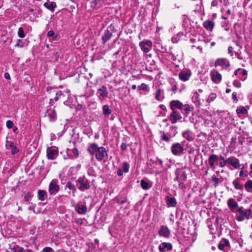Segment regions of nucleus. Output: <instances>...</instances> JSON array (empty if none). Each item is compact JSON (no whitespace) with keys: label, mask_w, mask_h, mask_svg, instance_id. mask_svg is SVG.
Returning a JSON list of instances; mask_svg holds the SVG:
<instances>
[{"label":"nucleus","mask_w":252,"mask_h":252,"mask_svg":"<svg viewBox=\"0 0 252 252\" xmlns=\"http://www.w3.org/2000/svg\"><path fill=\"white\" fill-rule=\"evenodd\" d=\"M231 211L234 212L236 211V219L239 221H242L245 219L248 220L252 217V211L250 209H245L242 207L237 208V206H229Z\"/></svg>","instance_id":"nucleus-1"},{"label":"nucleus","mask_w":252,"mask_h":252,"mask_svg":"<svg viewBox=\"0 0 252 252\" xmlns=\"http://www.w3.org/2000/svg\"><path fill=\"white\" fill-rule=\"evenodd\" d=\"M76 182L78 189L82 191L88 189L90 188V181L85 177L79 178Z\"/></svg>","instance_id":"nucleus-2"},{"label":"nucleus","mask_w":252,"mask_h":252,"mask_svg":"<svg viewBox=\"0 0 252 252\" xmlns=\"http://www.w3.org/2000/svg\"><path fill=\"white\" fill-rule=\"evenodd\" d=\"M204 94L201 89L198 90L195 92L192 97V101L196 103L197 105H202L204 103Z\"/></svg>","instance_id":"nucleus-3"},{"label":"nucleus","mask_w":252,"mask_h":252,"mask_svg":"<svg viewBox=\"0 0 252 252\" xmlns=\"http://www.w3.org/2000/svg\"><path fill=\"white\" fill-rule=\"evenodd\" d=\"M175 174L176 177L174 179V181H178L180 184L186 180L187 174L184 169H177L175 171Z\"/></svg>","instance_id":"nucleus-4"},{"label":"nucleus","mask_w":252,"mask_h":252,"mask_svg":"<svg viewBox=\"0 0 252 252\" xmlns=\"http://www.w3.org/2000/svg\"><path fill=\"white\" fill-rule=\"evenodd\" d=\"M218 248L219 250L224 252H228L230 249V245L229 241L224 238L221 239L218 245Z\"/></svg>","instance_id":"nucleus-5"},{"label":"nucleus","mask_w":252,"mask_h":252,"mask_svg":"<svg viewBox=\"0 0 252 252\" xmlns=\"http://www.w3.org/2000/svg\"><path fill=\"white\" fill-rule=\"evenodd\" d=\"M107 151L103 147H100L97 149L95 153V158L99 161L102 160L105 157H107Z\"/></svg>","instance_id":"nucleus-6"},{"label":"nucleus","mask_w":252,"mask_h":252,"mask_svg":"<svg viewBox=\"0 0 252 252\" xmlns=\"http://www.w3.org/2000/svg\"><path fill=\"white\" fill-rule=\"evenodd\" d=\"M60 187L57 185V180L53 179L49 185V192L50 194H56L59 190Z\"/></svg>","instance_id":"nucleus-7"},{"label":"nucleus","mask_w":252,"mask_h":252,"mask_svg":"<svg viewBox=\"0 0 252 252\" xmlns=\"http://www.w3.org/2000/svg\"><path fill=\"white\" fill-rule=\"evenodd\" d=\"M96 94L100 100L107 97L108 94V91L107 87L105 86H102L101 88L98 89L97 90Z\"/></svg>","instance_id":"nucleus-8"},{"label":"nucleus","mask_w":252,"mask_h":252,"mask_svg":"<svg viewBox=\"0 0 252 252\" xmlns=\"http://www.w3.org/2000/svg\"><path fill=\"white\" fill-rule=\"evenodd\" d=\"M171 150L174 155H178L184 151V148L179 143H176L172 145Z\"/></svg>","instance_id":"nucleus-9"},{"label":"nucleus","mask_w":252,"mask_h":252,"mask_svg":"<svg viewBox=\"0 0 252 252\" xmlns=\"http://www.w3.org/2000/svg\"><path fill=\"white\" fill-rule=\"evenodd\" d=\"M182 118L178 111H172V112L169 116V119L172 122V124H175L178 121H180Z\"/></svg>","instance_id":"nucleus-10"},{"label":"nucleus","mask_w":252,"mask_h":252,"mask_svg":"<svg viewBox=\"0 0 252 252\" xmlns=\"http://www.w3.org/2000/svg\"><path fill=\"white\" fill-rule=\"evenodd\" d=\"M58 155V150L57 149H52L49 147L47 149V156L48 159H54Z\"/></svg>","instance_id":"nucleus-11"},{"label":"nucleus","mask_w":252,"mask_h":252,"mask_svg":"<svg viewBox=\"0 0 252 252\" xmlns=\"http://www.w3.org/2000/svg\"><path fill=\"white\" fill-rule=\"evenodd\" d=\"M158 234L161 236L168 238L170 236V231L167 226L161 225L158 230Z\"/></svg>","instance_id":"nucleus-12"},{"label":"nucleus","mask_w":252,"mask_h":252,"mask_svg":"<svg viewBox=\"0 0 252 252\" xmlns=\"http://www.w3.org/2000/svg\"><path fill=\"white\" fill-rule=\"evenodd\" d=\"M212 81L216 84H218L221 80V75L218 71L213 70L211 73Z\"/></svg>","instance_id":"nucleus-13"},{"label":"nucleus","mask_w":252,"mask_h":252,"mask_svg":"<svg viewBox=\"0 0 252 252\" xmlns=\"http://www.w3.org/2000/svg\"><path fill=\"white\" fill-rule=\"evenodd\" d=\"M170 106L172 111H178L177 109H182L183 104L179 100L171 101Z\"/></svg>","instance_id":"nucleus-14"},{"label":"nucleus","mask_w":252,"mask_h":252,"mask_svg":"<svg viewBox=\"0 0 252 252\" xmlns=\"http://www.w3.org/2000/svg\"><path fill=\"white\" fill-rule=\"evenodd\" d=\"M227 164L231 165L235 168L239 167L240 162L238 158L234 157H230L227 159Z\"/></svg>","instance_id":"nucleus-15"},{"label":"nucleus","mask_w":252,"mask_h":252,"mask_svg":"<svg viewBox=\"0 0 252 252\" xmlns=\"http://www.w3.org/2000/svg\"><path fill=\"white\" fill-rule=\"evenodd\" d=\"M112 36V33L110 31L108 30L105 31L102 36V43L105 44L111 38Z\"/></svg>","instance_id":"nucleus-16"},{"label":"nucleus","mask_w":252,"mask_h":252,"mask_svg":"<svg viewBox=\"0 0 252 252\" xmlns=\"http://www.w3.org/2000/svg\"><path fill=\"white\" fill-rule=\"evenodd\" d=\"M167 248L168 251H171L172 249V246L169 243L163 242L159 246V251L160 252H164V249Z\"/></svg>","instance_id":"nucleus-17"},{"label":"nucleus","mask_w":252,"mask_h":252,"mask_svg":"<svg viewBox=\"0 0 252 252\" xmlns=\"http://www.w3.org/2000/svg\"><path fill=\"white\" fill-rule=\"evenodd\" d=\"M99 148V147L96 143H92L87 148V151L89 152L90 154L92 155H94L97 151V149Z\"/></svg>","instance_id":"nucleus-18"},{"label":"nucleus","mask_w":252,"mask_h":252,"mask_svg":"<svg viewBox=\"0 0 252 252\" xmlns=\"http://www.w3.org/2000/svg\"><path fill=\"white\" fill-rule=\"evenodd\" d=\"M218 159V156L216 155L213 154L209 157L208 159L210 167L213 169H215V162H216Z\"/></svg>","instance_id":"nucleus-19"},{"label":"nucleus","mask_w":252,"mask_h":252,"mask_svg":"<svg viewBox=\"0 0 252 252\" xmlns=\"http://www.w3.org/2000/svg\"><path fill=\"white\" fill-rule=\"evenodd\" d=\"M47 197V193L44 190L39 189L37 192V198L41 201H44Z\"/></svg>","instance_id":"nucleus-20"},{"label":"nucleus","mask_w":252,"mask_h":252,"mask_svg":"<svg viewBox=\"0 0 252 252\" xmlns=\"http://www.w3.org/2000/svg\"><path fill=\"white\" fill-rule=\"evenodd\" d=\"M190 77V73L185 71L181 72L179 74V78L184 81L188 80Z\"/></svg>","instance_id":"nucleus-21"},{"label":"nucleus","mask_w":252,"mask_h":252,"mask_svg":"<svg viewBox=\"0 0 252 252\" xmlns=\"http://www.w3.org/2000/svg\"><path fill=\"white\" fill-rule=\"evenodd\" d=\"M224 65L226 67L229 66V63L227 60L224 59H220L216 61L215 65Z\"/></svg>","instance_id":"nucleus-22"},{"label":"nucleus","mask_w":252,"mask_h":252,"mask_svg":"<svg viewBox=\"0 0 252 252\" xmlns=\"http://www.w3.org/2000/svg\"><path fill=\"white\" fill-rule=\"evenodd\" d=\"M183 137L186 139L191 141L193 139V135L189 130H187L183 133Z\"/></svg>","instance_id":"nucleus-23"},{"label":"nucleus","mask_w":252,"mask_h":252,"mask_svg":"<svg viewBox=\"0 0 252 252\" xmlns=\"http://www.w3.org/2000/svg\"><path fill=\"white\" fill-rule=\"evenodd\" d=\"M76 211L80 214H85L87 212L86 206H74Z\"/></svg>","instance_id":"nucleus-24"},{"label":"nucleus","mask_w":252,"mask_h":252,"mask_svg":"<svg viewBox=\"0 0 252 252\" xmlns=\"http://www.w3.org/2000/svg\"><path fill=\"white\" fill-rule=\"evenodd\" d=\"M43 5L45 7L52 12L54 11L55 8L57 6L56 3L54 1H52L51 3L46 2L44 3Z\"/></svg>","instance_id":"nucleus-25"},{"label":"nucleus","mask_w":252,"mask_h":252,"mask_svg":"<svg viewBox=\"0 0 252 252\" xmlns=\"http://www.w3.org/2000/svg\"><path fill=\"white\" fill-rule=\"evenodd\" d=\"M192 109V107H190L188 104H185L182 107V109H181V110L184 114L187 116L189 112L191 111Z\"/></svg>","instance_id":"nucleus-26"},{"label":"nucleus","mask_w":252,"mask_h":252,"mask_svg":"<svg viewBox=\"0 0 252 252\" xmlns=\"http://www.w3.org/2000/svg\"><path fill=\"white\" fill-rule=\"evenodd\" d=\"M215 26V23L211 20L206 21V30L211 32Z\"/></svg>","instance_id":"nucleus-27"},{"label":"nucleus","mask_w":252,"mask_h":252,"mask_svg":"<svg viewBox=\"0 0 252 252\" xmlns=\"http://www.w3.org/2000/svg\"><path fill=\"white\" fill-rule=\"evenodd\" d=\"M160 133L161 134L160 139L166 142H169L171 136L170 135L166 134L163 131H160Z\"/></svg>","instance_id":"nucleus-28"},{"label":"nucleus","mask_w":252,"mask_h":252,"mask_svg":"<svg viewBox=\"0 0 252 252\" xmlns=\"http://www.w3.org/2000/svg\"><path fill=\"white\" fill-rule=\"evenodd\" d=\"M102 110L103 114L105 116H108L112 113V110L108 105H104L102 107Z\"/></svg>","instance_id":"nucleus-29"},{"label":"nucleus","mask_w":252,"mask_h":252,"mask_svg":"<svg viewBox=\"0 0 252 252\" xmlns=\"http://www.w3.org/2000/svg\"><path fill=\"white\" fill-rule=\"evenodd\" d=\"M162 91L158 89L157 92L156 94V98L157 100L159 101H161L164 98V96L163 94H162Z\"/></svg>","instance_id":"nucleus-30"},{"label":"nucleus","mask_w":252,"mask_h":252,"mask_svg":"<svg viewBox=\"0 0 252 252\" xmlns=\"http://www.w3.org/2000/svg\"><path fill=\"white\" fill-rule=\"evenodd\" d=\"M166 201L167 205H176L177 204L175 198L173 197L167 196Z\"/></svg>","instance_id":"nucleus-31"},{"label":"nucleus","mask_w":252,"mask_h":252,"mask_svg":"<svg viewBox=\"0 0 252 252\" xmlns=\"http://www.w3.org/2000/svg\"><path fill=\"white\" fill-rule=\"evenodd\" d=\"M245 188L247 191L251 192L252 191V180L247 181L245 184Z\"/></svg>","instance_id":"nucleus-32"},{"label":"nucleus","mask_w":252,"mask_h":252,"mask_svg":"<svg viewBox=\"0 0 252 252\" xmlns=\"http://www.w3.org/2000/svg\"><path fill=\"white\" fill-rule=\"evenodd\" d=\"M247 75V71L245 69H241L240 72H239V77L240 79L244 81L246 78Z\"/></svg>","instance_id":"nucleus-33"},{"label":"nucleus","mask_w":252,"mask_h":252,"mask_svg":"<svg viewBox=\"0 0 252 252\" xmlns=\"http://www.w3.org/2000/svg\"><path fill=\"white\" fill-rule=\"evenodd\" d=\"M233 185H234L235 188L237 189L243 190V187L242 185H240L237 179H235L233 182Z\"/></svg>","instance_id":"nucleus-34"},{"label":"nucleus","mask_w":252,"mask_h":252,"mask_svg":"<svg viewBox=\"0 0 252 252\" xmlns=\"http://www.w3.org/2000/svg\"><path fill=\"white\" fill-rule=\"evenodd\" d=\"M140 184L142 188L144 189H148L151 187V186L149 185V184L146 182L144 180H142L141 181Z\"/></svg>","instance_id":"nucleus-35"},{"label":"nucleus","mask_w":252,"mask_h":252,"mask_svg":"<svg viewBox=\"0 0 252 252\" xmlns=\"http://www.w3.org/2000/svg\"><path fill=\"white\" fill-rule=\"evenodd\" d=\"M129 165L127 162H124L123 163L122 169L124 173H127L129 171Z\"/></svg>","instance_id":"nucleus-36"},{"label":"nucleus","mask_w":252,"mask_h":252,"mask_svg":"<svg viewBox=\"0 0 252 252\" xmlns=\"http://www.w3.org/2000/svg\"><path fill=\"white\" fill-rule=\"evenodd\" d=\"M66 188H68L70 190H72L74 192L76 191V189L75 185L70 182H68L67 183Z\"/></svg>","instance_id":"nucleus-37"},{"label":"nucleus","mask_w":252,"mask_h":252,"mask_svg":"<svg viewBox=\"0 0 252 252\" xmlns=\"http://www.w3.org/2000/svg\"><path fill=\"white\" fill-rule=\"evenodd\" d=\"M216 97H217V94L215 93H211L209 95V96L207 100V101L208 103H210L211 102L214 101L216 99Z\"/></svg>","instance_id":"nucleus-38"},{"label":"nucleus","mask_w":252,"mask_h":252,"mask_svg":"<svg viewBox=\"0 0 252 252\" xmlns=\"http://www.w3.org/2000/svg\"><path fill=\"white\" fill-rule=\"evenodd\" d=\"M139 46L144 52L148 53L149 51V49L145 46L146 45L145 43H143V41H141L139 43Z\"/></svg>","instance_id":"nucleus-39"},{"label":"nucleus","mask_w":252,"mask_h":252,"mask_svg":"<svg viewBox=\"0 0 252 252\" xmlns=\"http://www.w3.org/2000/svg\"><path fill=\"white\" fill-rule=\"evenodd\" d=\"M18 35L20 38H24L25 36L24 30L22 27H20L18 29Z\"/></svg>","instance_id":"nucleus-40"},{"label":"nucleus","mask_w":252,"mask_h":252,"mask_svg":"<svg viewBox=\"0 0 252 252\" xmlns=\"http://www.w3.org/2000/svg\"><path fill=\"white\" fill-rule=\"evenodd\" d=\"M48 115L50 117L51 120L54 121L56 118V113L54 110L48 113Z\"/></svg>","instance_id":"nucleus-41"},{"label":"nucleus","mask_w":252,"mask_h":252,"mask_svg":"<svg viewBox=\"0 0 252 252\" xmlns=\"http://www.w3.org/2000/svg\"><path fill=\"white\" fill-rule=\"evenodd\" d=\"M236 111L238 114H245L247 112V109L244 107L237 109Z\"/></svg>","instance_id":"nucleus-42"},{"label":"nucleus","mask_w":252,"mask_h":252,"mask_svg":"<svg viewBox=\"0 0 252 252\" xmlns=\"http://www.w3.org/2000/svg\"><path fill=\"white\" fill-rule=\"evenodd\" d=\"M138 89L139 90H144V91L148 90V86L145 83H142L141 84V85L138 86Z\"/></svg>","instance_id":"nucleus-43"},{"label":"nucleus","mask_w":252,"mask_h":252,"mask_svg":"<svg viewBox=\"0 0 252 252\" xmlns=\"http://www.w3.org/2000/svg\"><path fill=\"white\" fill-rule=\"evenodd\" d=\"M47 36L49 37H52L53 40H56L57 36L55 35V33L53 31H49L47 33Z\"/></svg>","instance_id":"nucleus-44"},{"label":"nucleus","mask_w":252,"mask_h":252,"mask_svg":"<svg viewBox=\"0 0 252 252\" xmlns=\"http://www.w3.org/2000/svg\"><path fill=\"white\" fill-rule=\"evenodd\" d=\"M63 94L62 91H58L56 93V96L54 97L55 101H57L58 100L59 98Z\"/></svg>","instance_id":"nucleus-45"},{"label":"nucleus","mask_w":252,"mask_h":252,"mask_svg":"<svg viewBox=\"0 0 252 252\" xmlns=\"http://www.w3.org/2000/svg\"><path fill=\"white\" fill-rule=\"evenodd\" d=\"M40 206H34L33 208V212L34 213L38 214L41 212V210L39 208Z\"/></svg>","instance_id":"nucleus-46"},{"label":"nucleus","mask_w":252,"mask_h":252,"mask_svg":"<svg viewBox=\"0 0 252 252\" xmlns=\"http://www.w3.org/2000/svg\"><path fill=\"white\" fill-rule=\"evenodd\" d=\"M212 181L215 183L214 186L215 187H217L218 186L219 182V179L217 178L215 176H213L212 177Z\"/></svg>","instance_id":"nucleus-47"},{"label":"nucleus","mask_w":252,"mask_h":252,"mask_svg":"<svg viewBox=\"0 0 252 252\" xmlns=\"http://www.w3.org/2000/svg\"><path fill=\"white\" fill-rule=\"evenodd\" d=\"M233 84L234 86L237 88H240L241 86V83L238 80H235L233 81Z\"/></svg>","instance_id":"nucleus-48"},{"label":"nucleus","mask_w":252,"mask_h":252,"mask_svg":"<svg viewBox=\"0 0 252 252\" xmlns=\"http://www.w3.org/2000/svg\"><path fill=\"white\" fill-rule=\"evenodd\" d=\"M24 42L20 39H18L15 45L16 47H23L24 46Z\"/></svg>","instance_id":"nucleus-49"},{"label":"nucleus","mask_w":252,"mask_h":252,"mask_svg":"<svg viewBox=\"0 0 252 252\" xmlns=\"http://www.w3.org/2000/svg\"><path fill=\"white\" fill-rule=\"evenodd\" d=\"M14 146L13 142L10 141H7L6 147L7 149H11Z\"/></svg>","instance_id":"nucleus-50"},{"label":"nucleus","mask_w":252,"mask_h":252,"mask_svg":"<svg viewBox=\"0 0 252 252\" xmlns=\"http://www.w3.org/2000/svg\"><path fill=\"white\" fill-rule=\"evenodd\" d=\"M184 151L189 154H191L194 151V149L193 148H190L189 147L186 149H184Z\"/></svg>","instance_id":"nucleus-51"},{"label":"nucleus","mask_w":252,"mask_h":252,"mask_svg":"<svg viewBox=\"0 0 252 252\" xmlns=\"http://www.w3.org/2000/svg\"><path fill=\"white\" fill-rule=\"evenodd\" d=\"M198 140L201 141H204V138L205 137V134L204 133H200L199 135H198Z\"/></svg>","instance_id":"nucleus-52"},{"label":"nucleus","mask_w":252,"mask_h":252,"mask_svg":"<svg viewBox=\"0 0 252 252\" xmlns=\"http://www.w3.org/2000/svg\"><path fill=\"white\" fill-rule=\"evenodd\" d=\"M6 125L8 128H11L13 126V123L11 121L8 120L6 122Z\"/></svg>","instance_id":"nucleus-53"},{"label":"nucleus","mask_w":252,"mask_h":252,"mask_svg":"<svg viewBox=\"0 0 252 252\" xmlns=\"http://www.w3.org/2000/svg\"><path fill=\"white\" fill-rule=\"evenodd\" d=\"M31 194L29 192L27 193L24 198V200L26 201H28L30 200V198L31 197Z\"/></svg>","instance_id":"nucleus-54"},{"label":"nucleus","mask_w":252,"mask_h":252,"mask_svg":"<svg viewBox=\"0 0 252 252\" xmlns=\"http://www.w3.org/2000/svg\"><path fill=\"white\" fill-rule=\"evenodd\" d=\"M11 150V152L12 155H14L18 152V150L15 146H14Z\"/></svg>","instance_id":"nucleus-55"},{"label":"nucleus","mask_w":252,"mask_h":252,"mask_svg":"<svg viewBox=\"0 0 252 252\" xmlns=\"http://www.w3.org/2000/svg\"><path fill=\"white\" fill-rule=\"evenodd\" d=\"M72 153L76 156L77 157L79 155L78 150L77 148H74L72 150Z\"/></svg>","instance_id":"nucleus-56"},{"label":"nucleus","mask_w":252,"mask_h":252,"mask_svg":"<svg viewBox=\"0 0 252 252\" xmlns=\"http://www.w3.org/2000/svg\"><path fill=\"white\" fill-rule=\"evenodd\" d=\"M226 164H227V159L223 161L220 162V165L221 167H223L226 165Z\"/></svg>","instance_id":"nucleus-57"},{"label":"nucleus","mask_w":252,"mask_h":252,"mask_svg":"<svg viewBox=\"0 0 252 252\" xmlns=\"http://www.w3.org/2000/svg\"><path fill=\"white\" fill-rule=\"evenodd\" d=\"M143 43H145V45H147L149 47H152V42L150 40H147L146 41H143Z\"/></svg>","instance_id":"nucleus-58"},{"label":"nucleus","mask_w":252,"mask_h":252,"mask_svg":"<svg viewBox=\"0 0 252 252\" xmlns=\"http://www.w3.org/2000/svg\"><path fill=\"white\" fill-rule=\"evenodd\" d=\"M52 249L50 247H46L43 249V251L44 252H52Z\"/></svg>","instance_id":"nucleus-59"},{"label":"nucleus","mask_w":252,"mask_h":252,"mask_svg":"<svg viewBox=\"0 0 252 252\" xmlns=\"http://www.w3.org/2000/svg\"><path fill=\"white\" fill-rule=\"evenodd\" d=\"M127 145L126 143H122L121 146V149L123 151H125L127 149Z\"/></svg>","instance_id":"nucleus-60"},{"label":"nucleus","mask_w":252,"mask_h":252,"mask_svg":"<svg viewBox=\"0 0 252 252\" xmlns=\"http://www.w3.org/2000/svg\"><path fill=\"white\" fill-rule=\"evenodd\" d=\"M23 250H24L23 248L20 247L18 246H16V251L17 252H22L23 251Z\"/></svg>","instance_id":"nucleus-61"},{"label":"nucleus","mask_w":252,"mask_h":252,"mask_svg":"<svg viewBox=\"0 0 252 252\" xmlns=\"http://www.w3.org/2000/svg\"><path fill=\"white\" fill-rule=\"evenodd\" d=\"M232 50H233V48L231 46H229L228 48V52L231 56H233Z\"/></svg>","instance_id":"nucleus-62"},{"label":"nucleus","mask_w":252,"mask_h":252,"mask_svg":"<svg viewBox=\"0 0 252 252\" xmlns=\"http://www.w3.org/2000/svg\"><path fill=\"white\" fill-rule=\"evenodd\" d=\"M232 98L233 100L237 101L238 98L237 97V93L236 92H233L232 93Z\"/></svg>","instance_id":"nucleus-63"},{"label":"nucleus","mask_w":252,"mask_h":252,"mask_svg":"<svg viewBox=\"0 0 252 252\" xmlns=\"http://www.w3.org/2000/svg\"><path fill=\"white\" fill-rule=\"evenodd\" d=\"M124 171L122 170V169L119 168L118 171H117V174L119 176H122L123 175Z\"/></svg>","instance_id":"nucleus-64"}]
</instances>
